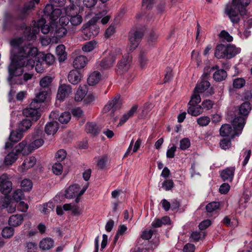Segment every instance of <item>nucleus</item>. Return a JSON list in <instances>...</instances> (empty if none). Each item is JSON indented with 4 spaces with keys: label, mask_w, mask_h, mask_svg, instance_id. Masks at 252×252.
Returning a JSON list of instances; mask_svg holds the SVG:
<instances>
[{
    "label": "nucleus",
    "mask_w": 252,
    "mask_h": 252,
    "mask_svg": "<svg viewBox=\"0 0 252 252\" xmlns=\"http://www.w3.org/2000/svg\"><path fill=\"white\" fill-rule=\"evenodd\" d=\"M10 43L12 47L11 58L17 60L21 66H26L28 69L32 68L35 63L34 58L39 55L37 48L31 44L21 46L23 43L21 37L13 39Z\"/></svg>",
    "instance_id": "1"
},
{
    "label": "nucleus",
    "mask_w": 252,
    "mask_h": 252,
    "mask_svg": "<svg viewBox=\"0 0 252 252\" xmlns=\"http://www.w3.org/2000/svg\"><path fill=\"white\" fill-rule=\"evenodd\" d=\"M245 123L246 119L245 118L241 116L235 117L232 123L233 129L230 125L223 124L220 129V135L222 137L229 136L233 138L241 133Z\"/></svg>",
    "instance_id": "2"
},
{
    "label": "nucleus",
    "mask_w": 252,
    "mask_h": 252,
    "mask_svg": "<svg viewBox=\"0 0 252 252\" xmlns=\"http://www.w3.org/2000/svg\"><path fill=\"white\" fill-rule=\"evenodd\" d=\"M69 22L73 27L80 25L83 22V17L79 9L74 4H71L64 9Z\"/></svg>",
    "instance_id": "3"
},
{
    "label": "nucleus",
    "mask_w": 252,
    "mask_h": 252,
    "mask_svg": "<svg viewBox=\"0 0 252 252\" xmlns=\"http://www.w3.org/2000/svg\"><path fill=\"white\" fill-rule=\"evenodd\" d=\"M240 6L236 3V0H232V3L227 4L225 8V13L229 16L233 23H237L240 20L239 16Z\"/></svg>",
    "instance_id": "4"
},
{
    "label": "nucleus",
    "mask_w": 252,
    "mask_h": 252,
    "mask_svg": "<svg viewBox=\"0 0 252 252\" xmlns=\"http://www.w3.org/2000/svg\"><path fill=\"white\" fill-rule=\"evenodd\" d=\"M121 54L120 48H116L112 50L109 55L99 62V65L103 69L111 67L118 56Z\"/></svg>",
    "instance_id": "5"
},
{
    "label": "nucleus",
    "mask_w": 252,
    "mask_h": 252,
    "mask_svg": "<svg viewBox=\"0 0 252 252\" xmlns=\"http://www.w3.org/2000/svg\"><path fill=\"white\" fill-rule=\"evenodd\" d=\"M12 59V62L8 67L9 76L8 80L10 84H12L14 77L19 76L23 74V67H27L26 66H21L17 63V60Z\"/></svg>",
    "instance_id": "6"
},
{
    "label": "nucleus",
    "mask_w": 252,
    "mask_h": 252,
    "mask_svg": "<svg viewBox=\"0 0 252 252\" xmlns=\"http://www.w3.org/2000/svg\"><path fill=\"white\" fill-rule=\"evenodd\" d=\"M40 0H30L26 2L23 8L19 11L18 18L21 20L26 18L34 10L35 4L39 3Z\"/></svg>",
    "instance_id": "7"
},
{
    "label": "nucleus",
    "mask_w": 252,
    "mask_h": 252,
    "mask_svg": "<svg viewBox=\"0 0 252 252\" xmlns=\"http://www.w3.org/2000/svg\"><path fill=\"white\" fill-rule=\"evenodd\" d=\"M143 36V33L141 31H130L129 32L128 38L130 50L133 51L137 47Z\"/></svg>",
    "instance_id": "8"
},
{
    "label": "nucleus",
    "mask_w": 252,
    "mask_h": 252,
    "mask_svg": "<svg viewBox=\"0 0 252 252\" xmlns=\"http://www.w3.org/2000/svg\"><path fill=\"white\" fill-rule=\"evenodd\" d=\"M41 23H43V21L39 20L33 25L32 28L27 27L26 28L24 34L28 40L35 39L36 34L39 32L40 26L41 25Z\"/></svg>",
    "instance_id": "9"
},
{
    "label": "nucleus",
    "mask_w": 252,
    "mask_h": 252,
    "mask_svg": "<svg viewBox=\"0 0 252 252\" xmlns=\"http://www.w3.org/2000/svg\"><path fill=\"white\" fill-rule=\"evenodd\" d=\"M122 104L119 97L116 96L113 99L108 101L104 106L103 111L104 113L110 112V114H113L115 110L121 107Z\"/></svg>",
    "instance_id": "10"
},
{
    "label": "nucleus",
    "mask_w": 252,
    "mask_h": 252,
    "mask_svg": "<svg viewBox=\"0 0 252 252\" xmlns=\"http://www.w3.org/2000/svg\"><path fill=\"white\" fill-rule=\"evenodd\" d=\"M12 189V184L9 181L7 175L2 174L0 177V190L1 193L4 195H7Z\"/></svg>",
    "instance_id": "11"
},
{
    "label": "nucleus",
    "mask_w": 252,
    "mask_h": 252,
    "mask_svg": "<svg viewBox=\"0 0 252 252\" xmlns=\"http://www.w3.org/2000/svg\"><path fill=\"white\" fill-rule=\"evenodd\" d=\"M42 132L41 130H38L36 132V134L34 136L33 141L28 144L29 151L31 153L35 149L39 148L44 143L43 139L41 137H39Z\"/></svg>",
    "instance_id": "12"
},
{
    "label": "nucleus",
    "mask_w": 252,
    "mask_h": 252,
    "mask_svg": "<svg viewBox=\"0 0 252 252\" xmlns=\"http://www.w3.org/2000/svg\"><path fill=\"white\" fill-rule=\"evenodd\" d=\"M84 31V39L88 40L92 37L96 36L99 32V28L96 25L88 26V27H82Z\"/></svg>",
    "instance_id": "13"
},
{
    "label": "nucleus",
    "mask_w": 252,
    "mask_h": 252,
    "mask_svg": "<svg viewBox=\"0 0 252 252\" xmlns=\"http://www.w3.org/2000/svg\"><path fill=\"white\" fill-rule=\"evenodd\" d=\"M72 93V88L68 84H62L58 89L57 97L58 99L63 100L65 97L69 96Z\"/></svg>",
    "instance_id": "14"
},
{
    "label": "nucleus",
    "mask_w": 252,
    "mask_h": 252,
    "mask_svg": "<svg viewBox=\"0 0 252 252\" xmlns=\"http://www.w3.org/2000/svg\"><path fill=\"white\" fill-rule=\"evenodd\" d=\"M39 108L31 106V103L30 107L23 110V114L26 117H31L32 120L36 121L40 117V114L38 111Z\"/></svg>",
    "instance_id": "15"
},
{
    "label": "nucleus",
    "mask_w": 252,
    "mask_h": 252,
    "mask_svg": "<svg viewBox=\"0 0 252 252\" xmlns=\"http://www.w3.org/2000/svg\"><path fill=\"white\" fill-rule=\"evenodd\" d=\"M117 72L123 74L127 71L130 67V60L128 56L124 57L117 64Z\"/></svg>",
    "instance_id": "16"
},
{
    "label": "nucleus",
    "mask_w": 252,
    "mask_h": 252,
    "mask_svg": "<svg viewBox=\"0 0 252 252\" xmlns=\"http://www.w3.org/2000/svg\"><path fill=\"white\" fill-rule=\"evenodd\" d=\"M36 159L34 157L31 156L27 158L22 164L19 167L18 171L20 172H25L30 168L32 167L36 163Z\"/></svg>",
    "instance_id": "17"
},
{
    "label": "nucleus",
    "mask_w": 252,
    "mask_h": 252,
    "mask_svg": "<svg viewBox=\"0 0 252 252\" xmlns=\"http://www.w3.org/2000/svg\"><path fill=\"white\" fill-rule=\"evenodd\" d=\"M81 78L82 75L81 73L76 69L71 70L68 75V81L73 85L78 84L81 81Z\"/></svg>",
    "instance_id": "18"
},
{
    "label": "nucleus",
    "mask_w": 252,
    "mask_h": 252,
    "mask_svg": "<svg viewBox=\"0 0 252 252\" xmlns=\"http://www.w3.org/2000/svg\"><path fill=\"white\" fill-rule=\"evenodd\" d=\"M235 168L228 167L221 172L220 176L223 181L231 182L233 179Z\"/></svg>",
    "instance_id": "19"
},
{
    "label": "nucleus",
    "mask_w": 252,
    "mask_h": 252,
    "mask_svg": "<svg viewBox=\"0 0 252 252\" xmlns=\"http://www.w3.org/2000/svg\"><path fill=\"white\" fill-rule=\"evenodd\" d=\"M14 150L17 155L20 153H22L23 155H28L31 153V152L29 151L28 145L27 144L26 139L16 145L14 148Z\"/></svg>",
    "instance_id": "20"
},
{
    "label": "nucleus",
    "mask_w": 252,
    "mask_h": 252,
    "mask_svg": "<svg viewBox=\"0 0 252 252\" xmlns=\"http://www.w3.org/2000/svg\"><path fill=\"white\" fill-rule=\"evenodd\" d=\"M47 92L40 91L35 98L31 102V106L36 107H40L39 103L44 101L46 98Z\"/></svg>",
    "instance_id": "21"
},
{
    "label": "nucleus",
    "mask_w": 252,
    "mask_h": 252,
    "mask_svg": "<svg viewBox=\"0 0 252 252\" xmlns=\"http://www.w3.org/2000/svg\"><path fill=\"white\" fill-rule=\"evenodd\" d=\"M87 62V58L85 56H78L75 58L73 62V65L75 68L81 69L86 65Z\"/></svg>",
    "instance_id": "22"
},
{
    "label": "nucleus",
    "mask_w": 252,
    "mask_h": 252,
    "mask_svg": "<svg viewBox=\"0 0 252 252\" xmlns=\"http://www.w3.org/2000/svg\"><path fill=\"white\" fill-rule=\"evenodd\" d=\"M226 59H230L240 53L241 49L232 44L226 45Z\"/></svg>",
    "instance_id": "23"
},
{
    "label": "nucleus",
    "mask_w": 252,
    "mask_h": 252,
    "mask_svg": "<svg viewBox=\"0 0 252 252\" xmlns=\"http://www.w3.org/2000/svg\"><path fill=\"white\" fill-rule=\"evenodd\" d=\"M0 207L5 208L8 213H12L16 210V205L13 203L10 202L8 198H5L0 201Z\"/></svg>",
    "instance_id": "24"
},
{
    "label": "nucleus",
    "mask_w": 252,
    "mask_h": 252,
    "mask_svg": "<svg viewBox=\"0 0 252 252\" xmlns=\"http://www.w3.org/2000/svg\"><path fill=\"white\" fill-rule=\"evenodd\" d=\"M210 86V84L209 81L205 78V77H203L201 81L196 85L194 90L197 93H202L208 89Z\"/></svg>",
    "instance_id": "25"
},
{
    "label": "nucleus",
    "mask_w": 252,
    "mask_h": 252,
    "mask_svg": "<svg viewBox=\"0 0 252 252\" xmlns=\"http://www.w3.org/2000/svg\"><path fill=\"white\" fill-rule=\"evenodd\" d=\"M226 45L220 44L216 47L215 56L219 59L226 58Z\"/></svg>",
    "instance_id": "26"
},
{
    "label": "nucleus",
    "mask_w": 252,
    "mask_h": 252,
    "mask_svg": "<svg viewBox=\"0 0 252 252\" xmlns=\"http://www.w3.org/2000/svg\"><path fill=\"white\" fill-rule=\"evenodd\" d=\"M24 218L22 215H13L9 219V224L11 226L16 227L21 224Z\"/></svg>",
    "instance_id": "27"
},
{
    "label": "nucleus",
    "mask_w": 252,
    "mask_h": 252,
    "mask_svg": "<svg viewBox=\"0 0 252 252\" xmlns=\"http://www.w3.org/2000/svg\"><path fill=\"white\" fill-rule=\"evenodd\" d=\"M24 132L22 130L18 128L15 130H13L10 132L9 139L13 142H17L19 141L23 137V133Z\"/></svg>",
    "instance_id": "28"
},
{
    "label": "nucleus",
    "mask_w": 252,
    "mask_h": 252,
    "mask_svg": "<svg viewBox=\"0 0 252 252\" xmlns=\"http://www.w3.org/2000/svg\"><path fill=\"white\" fill-rule=\"evenodd\" d=\"M59 128V124L57 122H51L47 124L45 127V131L48 134H54Z\"/></svg>",
    "instance_id": "29"
},
{
    "label": "nucleus",
    "mask_w": 252,
    "mask_h": 252,
    "mask_svg": "<svg viewBox=\"0 0 252 252\" xmlns=\"http://www.w3.org/2000/svg\"><path fill=\"white\" fill-rule=\"evenodd\" d=\"M79 189L80 187L78 185L76 184L69 186L65 191V196L66 198H72L77 195H78Z\"/></svg>",
    "instance_id": "30"
},
{
    "label": "nucleus",
    "mask_w": 252,
    "mask_h": 252,
    "mask_svg": "<svg viewBox=\"0 0 252 252\" xmlns=\"http://www.w3.org/2000/svg\"><path fill=\"white\" fill-rule=\"evenodd\" d=\"M54 242L50 238L43 239L39 243V247L43 250H49L54 246Z\"/></svg>",
    "instance_id": "31"
},
{
    "label": "nucleus",
    "mask_w": 252,
    "mask_h": 252,
    "mask_svg": "<svg viewBox=\"0 0 252 252\" xmlns=\"http://www.w3.org/2000/svg\"><path fill=\"white\" fill-rule=\"evenodd\" d=\"M170 220L168 217H164L161 219H156L152 223V227L157 228L161 227L162 225L168 224L170 223Z\"/></svg>",
    "instance_id": "32"
},
{
    "label": "nucleus",
    "mask_w": 252,
    "mask_h": 252,
    "mask_svg": "<svg viewBox=\"0 0 252 252\" xmlns=\"http://www.w3.org/2000/svg\"><path fill=\"white\" fill-rule=\"evenodd\" d=\"M100 78V73L97 71H94L88 77V83L89 85L94 86L99 82Z\"/></svg>",
    "instance_id": "33"
},
{
    "label": "nucleus",
    "mask_w": 252,
    "mask_h": 252,
    "mask_svg": "<svg viewBox=\"0 0 252 252\" xmlns=\"http://www.w3.org/2000/svg\"><path fill=\"white\" fill-rule=\"evenodd\" d=\"M188 113L194 116H197L203 112V108L198 105H189Z\"/></svg>",
    "instance_id": "34"
},
{
    "label": "nucleus",
    "mask_w": 252,
    "mask_h": 252,
    "mask_svg": "<svg viewBox=\"0 0 252 252\" xmlns=\"http://www.w3.org/2000/svg\"><path fill=\"white\" fill-rule=\"evenodd\" d=\"M56 53L60 62H63L66 59L67 54L65 52V46L63 45H59L57 47Z\"/></svg>",
    "instance_id": "35"
},
{
    "label": "nucleus",
    "mask_w": 252,
    "mask_h": 252,
    "mask_svg": "<svg viewBox=\"0 0 252 252\" xmlns=\"http://www.w3.org/2000/svg\"><path fill=\"white\" fill-rule=\"evenodd\" d=\"M227 74L226 72L222 69H218L213 74V78L215 80L218 82L222 81L225 79Z\"/></svg>",
    "instance_id": "36"
},
{
    "label": "nucleus",
    "mask_w": 252,
    "mask_h": 252,
    "mask_svg": "<svg viewBox=\"0 0 252 252\" xmlns=\"http://www.w3.org/2000/svg\"><path fill=\"white\" fill-rule=\"evenodd\" d=\"M87 93L86 87L80 86L75 95V100L77 101H81L84 98Z\"/></svg>",
    "instance_id": "37"
},
{
    "label": "nucleus",
    "mask_w": 252,
    "mask_h": 252,
    "mask_svg": "<svg viewBox=\"0 0 252 252\" xmlns=\"http://www.w3.org/2000/svg\"><path fill=\"white\" fill-rule=\"evenodd\" d=\"M86 131L92 135H97L99 132V129L95 124L88 123L86 125Z\"/></svg>",
    "instance_id": "38"
},
{
    "label": "nucleus",
    "mask_w": 252,
    "mask_h": 252,
    "mask_svg": "<svg viewBox=\"0 0 252 252\" xmlns=\"http://www.w3.org/2000/svg\"><path fill=\"white\" fill-rule=\"evenodd\" d=\"M18 158V155L15 152H12L5 157L4 164L6 165H12Z\"/></svg>",
    "instance_id": "39"
},
{
    "label": "nucleus",
    "mask_w": 252,
    "mask_h": 252,
    "mask_svg": "<svg viewBox=\"0 0 252 252\" xmlns=\"http://www.w3.org/2000/svg\"><path fill=\"white\" fill-rule=\"evenodd\" d=\"M251 104L249 102L246 101L243 103L239 107L240 114L246 116H247L251 110Z\"/></svg>",
    "instance_id": "40"
},
{
    "label": "nucleus",
    "mask_w": 252,
    "mask_h": 252,
    "mask_svg": "<svg viewBox=\"0 0 252 252\" xmlns=\"http://www.w3.org/2000/svg\"><path fill=\"white\" fill-rule=\"evenodd\" d=\"M251 2V0H236L237 3L241 7L239 13L241 15H245L247 13L246 7Z\"/></svg>",
    "instance_id": "41"
},
{
    "label": "nucleus",
    "mask_w": 252,
    "mask_h": 252,
    "mask_svg": "<svg viewBox=\"0 0 252 252\" xmlns=\"http://www.w3.org/2000/svg\"><path fill=\"white\" fill-rule=\"evenodd\" d=\"M96 42L94 40H91L85 43L82 47V49L84 52H90L92 51L96 46Z\"/></svg>",
    "instance_id": "42"
},
{
    "label": "nucleus",
    "mask_w": 252,
    "mask_h": 252,
    "mask_svg": "<svg viewBox=\"0 0 252 252\" xmlns=\"http://www.w3.org/2000/svg\"><path fill=\"white\" fill-rule=\"evenodd\" d=\"M32 126L31 120L25 119L21 121L19 124L18 128L24 132L29 129Z\"/></svg>",
    "instance_id": "43"
},
{
    "label": "nucleus",
    "mask_w": 252,
    "mask_h": 252,
    "mask_svg": "<svg viewBox=\"0 0 252 252\" xmlns=\"http://www.w3.org/2000/svg\"><path fill=\"white\" fill-rule=\"evenodd\" d=\"M14 229L10 227H4L1 232L2 236L4 238H10L14 235Z\"/></svg>",
    "instance_id": "44"
},
{
    "label": "nucleus",
    "mask_w": 252,
    "mask_h": 252,
    "mask_svg": "<svg viewBox=\"0 0 252 252\" xmlns=\"http://www.w3.org/2000/svg\"><path fill=\"white\" fill-rule=\"evenodd\" d=\"M71 119V114L68 112H64L59 117V121L61 124H67Z\"/></svg>",
    "instance_id": "45"
},
{
    "label": "nucleus",
    "mask_w": 252,
    "mask_h": 252,
    "mask_svg": "<svg viewBox=\"0 0 252 252\" xmlns=\"http://www.w3.org/2000/svg\"><path fill=\"white\" fill-rule=\"evenodd\" d=\"M54 208V204L52 202H49L48 203L43 205L41 212L44 214H47L50 212L53 211Z\"/></svg>",
    "instance_id": "46"
},
{
    "label": "nucleus",
    "mask_w": 252,
    "mask_h": 252,
    "mask_svg": "<svg viewBox=\"0 0 252 252\" xmlns=\"http://www.w3.org/2000/svg\"><path fill=\"white\" fill-rule=\"evenodd\" d=\"M197 92L194 90L193 94H192L191 99L189 103V105H197L201 101V97Z\"/></svg>",
    "instance_id": "47"
},
{
    "label": "nucleus",
    "mask_w": 252,
    "mask_h": 252,
    "mask_svg": "<svg viewBox=\"0 0 252 252\" xmlns=\"http://www.w3.org/2000/svg\"><path fill=\"white\" fill-rule=\"evenodd\" d=\"M63 167L62 163L61 162H57L53 165V172L57 175H61L63 172Z\"/></svg>",
    "instance_id": "48"
},
{
    "label": "nucleus",
    "mask_w": 252,
    "mask_h": 252,
    "mask_svg": "<svg viewBox=\"0 0 252 252\" xmlns=\"http://www.w3.org/2000/svg\"><path fill=\"white\" fill-rule=\"evenodd\" d=\"M42 58L43 61H44L48 65L53 64L55 62V58L53 55L51 54H47L46 55L42 54Z\"/></svg>",
    "instance_id": "49"
},
{
    "label": "nucleus",
    "mask_w": 252,
    "mask_h": 252,
    "mask_svg": "<svg viewBox=\"0 0 252 252\" xmlns=\"http://www.w3.org/2000/svg\"><path fill=\"white\" fill-rule=\"evenodd\" d=\"M21 186L24 190L28 191L32 188V183L30 180L25 179L22 181Z\"/></svg>",
    "instance_id": "50"
},
{
    "label": "nucleus",
    "mask_w": 252,
    "mask_h": 252,
    "mask_svg": "<svg viewBox=\"0 0 252 252\" xmlns=\"http://www.w3.org/2000/svg\"><path fill=\"white\" fill-rule=\"evenodd\" d=\"M52 82V78L50 76H45L41 79L40 85L42 88L48 87Z\"/></svg>",
    "instance_id": "51"
},
{
    "label": "nucleus",
    "mask_w": 252,
    "mask_h": 252,
    "mask_svg": "<svg viewBox=\"0 0 252 252\" xmlns=\"http://www.w3.org/2000/svg\"><path fill=\"white\" fill-rule=\"evenodd\" d=\"M220 37L223 40L227 42H231L233 40V37L229 33L224 31H222L219 34Z\"/></svg>",
    "instance_id": "52"
},
{
    "label": "nucleus",
    "mask_w": 252,
    "mask_h": 252,
    "mask_svg": "<svg viewBox=\"0 0 252 252\" xmlns=\"http://www.w3.org/2000/svg\"><path fill=\"white\" fill-rule=\"evenodd\" d=\"M174 186V182L172 180H166L162 183V187L166 190L168 191L171 190Z\"/></svg>",
    "instance_id": "53"
},
{
    "label": "nucleus",
    "mask_w": 252,
    "mask_h": 252,
    "mask_svg": "<svg viewBox=\"0 0 252 252\" xmlns=\"http://www.w3.org/2000/svg\"><path fill=\"white\" fill-rule=\"evenodd\" d=\"M219 207L220 203L219 202H212L206 205V209L207 212L211 213L219 209Z\"/></svg>",
    "instance_id": "54"
},
{
    "label": "nucleus",
    "mask_w": 252,
    "mask_h": 252,
    "mask_svg": "<svg viewBox=\"0 0 252 252\" xmlns=\"http://www.w3.org/2000/svg\"><path fill=\"white\" fill-rule=\"evenodd\" d=\"M197 122L200 126H206L210 122V119L208 116H202L197 119Z\"/></svg>",
    "instance_id": "55"
},
{
    "label": "nucleus",
    "mask_w": 252,
    "mask_h": 252,
    "mask_svg": "<svg viewBox=\"0 0 252 252\" xmlns=\"http://www.w3.org/2000/svg\"><path fill=\"white\" fill-rule=\"evenodd\" d=\"M245 84V80L242 78H238L234 80L233 85L236 89L242 88Z\"/></svg>",
    "instance_id": "56"
},
{
    "label": "nucleus",
    "mask_w": 252,
    "mask_h": 252,
    "mask_svg": "<svg viewBox=\"0 0 252 252\" xmlns=\"http://www.w3.org/2000/svg\"><path fill=\"white\" fill-rule=\"evenodd\" d=\"M66 156V153L64 150H59L55 156L57 162H62Z\"/></svg>",
    "instance_id": "57"
},
{
    "label": "nucleus",
    "mask_w": 252,
    "mask_h": 252,
    "mask_svg": "<svg viewBox=\"0 0 252 252\" xmlns=\"http://www.w3.org/2000/svg\"><path fill=\"white\" fill-rule=\"evenodd\" d=\"M67 32V30L63 26L61 25L57 28L56 34L59 37H63L66 35Z\"/></svg>",
    "instance_id": "58"
},
{
    "label": "nucleus",
    "mask_w": 252,
    "mask_h": 252,
    "mask_svg": "<svg viewBox=\"0 0 252 252\" xmlns=\"http://www.w3.org/2000/svg\"><path fill=\"white\" fill-rule=\"evenodd\" d=\"M33 77V74L31 73H25L23 78H18L16 83L22 85L29 80H30Z\"/></svg>",
    "instance_id": "59"
},
{
    "label": "nucleus",
    "mask_w": 252,
    "mask_h": 252,
    "mask_svg": "<svg viewBox=\"0 0 252 252\" xmlns=\"http://www.w3.org/2000/svg\"><path fill=\"white\" fill-rule=\"evenodd\" d=\"M190 143L187 138L182 139L180 141V148L182 150H185L189 147Z\"/></svg>",
    "instance_id": "60"
},
{
    "label": "nucleus",
    "mask_w": 252,
    "mask_h": 252,
    "mask_svg": "<svg viewBox=\"0 0 252 252\" xmlns=\"http://www.w3.org/2000/svg\"><path fill=\"white\" fill-rule=\"evenodd\" d=\"M24 198V196L21 190L17 189L14 192L13 198L16 202L21 201Z\"/></svg>",
    "instance_id": "61"
},
{
    "label": "nucleus",
    "mask_w": 252,
    "mask_h": 252,
    "mask_svg": "<svg viewBox=\"0 0 252 252\" xmlns=\"http://www.w3.org/2000/svg\"><path fill=\"white\" fill-rule=\"evenodd\" d=\"M101 18L100 14L96 15L89 20L86 24L83 25V27H88V26L96 25V23Z\"/></svg>",
    "instance_id": "62"
},
{
    "label": "nucleus",
    "mask_w": 252,
    "mask_h": 252,
    "mask_svg": "<svg viewBox=\"0 0 252 252\" xmlns=\"http://www.w3.org/2000/svg\"><path fill=\"white\" fill-rule=\"evenodd\" d=\"M107 161V157L103 156L100 157L97 162V166L101 169H104L106 167V162Z\"/></svg>",
    "instance_id": "63"
},
{
    "label": "nucleus",
    "mask_w": 252,
    "mask_h": 252,
    "mask_svg": "<svg viewBox=\"0 0 252 252\" xmlns=\"http://www.w3.org/2000/svg\"><path fill=\"white\" fill-rule=\"evenodd\" d=\"M62 14V10L60 8H54L51 14L50 18L54 21L57 20Z\"/></svg>",
    "instance_id": "64"
}]
</instances>
